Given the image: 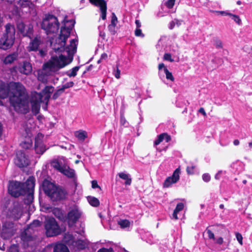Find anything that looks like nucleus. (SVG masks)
I'll use <instances>...</instances> for the list:
<instances>
[{"label": "nucleus", "instance_id": "1", "mask_svg": "<svg viewBox=\"0 0 252 252\" xmlns=\"http://www.w3.org/2000/svg\"><path fill=\"white\" fill-rule=\"evenodd\" d=\"M73 20L67 21L64 26L61 28L60 36L51 40L50 44L55 53L51 59L43 65V69H49L52 71H56L68 64L70 61L68 58L63 55L62 53L66 51L68 57L72 56L75 53L78 41L76 39L70 40V44L66 48L64 47L66 40L69 37L71 31L74 26Z\"/></svg>", "mask_w": 252, "mask_h": 252}, {"label": "nucleus", "instance_id": "2", "mask_svg": "<svg viewBox=\"0 0 252 252\" xmlns=\"http://www.w3.org/2000/svg\"><path fill=\"white\" fill-rule=\"evenodd\" d=\"M9 96L11 105L15 111L26 113L28 111V100L24 86L19 82H10L5 85L0 81V97Z\"/></svg>", "mask_w": 252, "mask_h": 252}, {"label": "nucleus", "instance_id": "3", "mask_svg": "<svg viewBox=\"0 0 252 252\" xmlns=\"http://www.w3.org/2000/svg\"><path fill=\"white\" fill-rule=\"evenodd\" d=\"M53 91L54 88L52 86H46L41 93H34L32 94L31 104L33 112L35 114L38 113L40 103H45L47 105Z\"/></svg>", "mask_w": 252, "mask_h": 252}, {"label": "nucleus", "instance_id": "4", "mask_svg": "<svg viewBox=\"0 0 252 252\" xmlns=\"http://www.w3.org/2000/svg\"><path fill=\"white\" fill-rule=\"evenodd\" d=\"M5 30L0 38V49L7 50L14 45L15 40V28L14 25L7 24L4 26Z\"/></svg>", "mask_w": 252, "mask_h": 252}, {"label": "nucleus", "instance_id": "5", "mask_svg": "<svg viewBox=\"0 0 252 252\" xmlns=\"http://www.w3.org/2000/svg\"><path fill=\"white\" fill-rule=\"evenodd\" d=\"M51 165L68 178H72L75 176L74 170L69 167L67 159L63 157L53 160L51 162Z\"/></svg>", "mask_w": 252, "mask_h": 252}, {"label": "nucleus", "instance_id": "6", "mask_svg": "<svg viewBox=\"0 0 252 252\" xmlns=\"http://www.w3.org/2000/svg\"><path fill=\"white\" fill-rule=\"evenodd\" d=\"M41 27L46 31L47 34H49L57 32L59 30V24L56 17L49 15L43 19Z\"/></svg>", "mask_w": 252, "mask_h": 252}, {"label": "nucleus", "instance_id": "7", "mask_svg": "<svg viewBox=\"0 0 252 252\" xmlns=\"http://www.w3.org/2000/svg\"><path fill=\"white\" fill-rule=\"evenodd\" d=\"M46 234L48 237H52L59 235L61 230L56 220L53 218H47L45 221Z\"/></svg>", "mask_w": 252, "mask_h": 252}, {"label": "nucleus", "instance_id": "8", "mask_svg": "<svg viewBox=\"0 0 252 252\" xmlns=\"http://www.w3.org/2000/svg\"><path fill=\"white\" fill-rule=\"evenodd\" d=\"M82 215V212L77 205L69 208L66 220L69 226H72L79 220Z\"/></svg>", "mask_w": 252, "mask_h": 252}, {"label": "nucleus", "instance_id": "9", "mask_svg": "<svg viewBox=\"0 0 252 252\" xmlns=\"http://www.w3.org/2000/svg\"><path fill=\"white\" fill-rule=\"evenodd\" d=\"M45 46L43 39L40 36H37L31 41L27 49L30 52L39 50L41 55L43 56L44 55V52L43 51L42 49H43Z\"/></svg>", "mask_w": 252, "mask_h": 252}, {"label": "nucleus", "instance_id": "10", "mask_svg": "<svg viewBox=\"0 0 252 252\" xmlns=\"http://www.w3.org/2000/svg\"><path fill=\"white\" fill-rule=\"evenodd\" d=\"M23 188V184L17 181H13L9 183L8 191L12 196L16 197L26 192V190H24Z\"/></svg>", "mask_w": 252, "mask_h": 252}, {"label": "nucleus", "instance_id": "11", "mask_svg": "<svg viewBox=\"0 0 252 252\" xmlns=\"http://www.w3.org/2000/svg\"><path fill=\"white\" fill-rule=\"evenodd\" d=\"M64 241L68 245H72L74 248H76L77 250H83L87 246V243L85 241L81 240L74 241L72 236L70 234L65 235Z\"/></svg>", "mask_w": 252, "mask_h": 252}, {"label": "nucleus", "instance_id": "12", "mask_svg": "<svg viewBox=\"0 0 252 252\" xmlns=\"http://www.w3.org/2000/svg\"><path fill=\"white\" fill-rule=\"evenodd\" d=\"M17 5L22 10L26 9V12H29L32 15L36 14L35 6L34 4L28 0H19L17 2Z\"/></svg>", "mask_w": 252, "mask_h": 252}, {"label": "nucleus", "instance_id": "13", "mask_svg": "<svg viewBox=\"0 0 252 252\" xmlns=\"http://www.w3.org/2000/svg\"><path fill=\"white\" fill-rule=\"evenodd\" d=\"M15 163L20 167L28 166L30 163V160L26 157L25 154L21 151H18L15 159Z\"/></svg>", "mask_w": 252, "mask_h": 252}, {"label": "nucleus", "instance_id": "14", "mask_svg": "<svg viewBox=\"0 0 252 252\" xmlns=\"http://www.w3.org/2000/svg\"><path fill=\"white\" fill-rule=\"evenodd\" d=\"M180 169L179 168H178L174 171L172 176L168 177L165 180L163 185V188H169L172 184L177 182L180 179Z\"/></svg>", "mask_w": 252, "mask_h": 252}, {"label": "nucleus", "instance_id": "15", "mask_svg": "<svg viewBox=\"0 0 252 252\" xmlns=\"http://www.w3.org/2000/svg\"><path fill=\"white\" fill-rule=\"evenodd\" d=\"M17 70L21 73L29 75L32 71V66L30 63L27 61H24L20 63L17 67Z\"/></svg>", "mask_w": 252, "mask_h": 252}, {"label": "nucleus", "instance_id": "16", "mask_svg": "<svg viewBox=\"0 0 252 252\" xmlns=\"http://www.w3.org/2000/svg\"><path fill=\"white\" fill-rule=\"evenodd\" d=\"M65 195L66 192L63 189L59 187H57L49 197L53 201H56L63 199L65 198Z\"/></svg>", "mask_w": 252, "mask_h": 252}, {"label": "nucleus", "instance_id": "17", "mask_svg": "<svg viewBox=\"0 0 252 252\" xmlns=\"http://www.w3.org/2000/svg\"><path fill=\"white\" fill-rule=\"evenodd\" d=\"M42 138V135L40 134L37 135L35 139V151L38 154H42L46 150L45 145L41 141Z\"/></svg>", "mask_w": 252, "mask_h": 252}, {"label": "nucleus", "instance_id": "18", "mask_svg": "<svg viewBox=\"0 0 252 252\" xmlns=\"http://www.w3.org/2000/svg\"><path fill=\"white\" fill-rule=\"evenodd\" d=\"M54 184L50 182L47 180H45L42 183V188L45 193L49 196L57 188Z\"/></svg>", "mask_w": 252, "mask_h": 252}, {"label": "nucleus", "instance_id": "19", "mask_svg": "<svg viewBox=\"0 0 252 252\" xmlns=\"http://www.w3.org/2000/svg\"><path fill=\"white\" fill-rule=\"evenodd\" d=\"M95 6L99 7L101 12V18L105 20L106 17V2L104 0H98L92 3Z\"/></svg>", "mask_w": 252, "mask_h": 252}, {"label": "nucleus", "instance_id": "20", "mask_svg": "<svg viewBox=\"0 0 252 252\" xmlns=\"http://www.w3.org/2000/svg\"><path fill=\"white\" fill-rule=\"evenodd\" d=\"M26 187L27 191L29 193L30 196L32 197L31 194L33 191L34 188V180L32 177H30L27 180L25 184H24V188Z\"/></svg>", "mask_w": 252, "mask_h": 252}, {"label": "nucleus", "instance_id": "21", "mask_svg": "<svg viewBox=\"0 0 252 252\" xmlns=\"http://www.w3.org/2000/svg\"><path fill=\"white\" fill-rule=\"evenodd\" d=\"M17 28L24 36L27 35L29 33L31 32L32 30L30 27H28L22 22L18 24Z\"/></svg>", "mask_w": 252, "mask_h": 252}, {"label": "nucleus", "instance_id": "22", "mask_svg": "<svg viewBox=\"0 0 252 252\" xmlns=\"http://www.w3.org/2000/svg\"><path fill=\"white\" fill-rule=\"evenodd\" d=\"M18 54L16 53H13L7 55L3 60V63L5 64H11L18 58Z\"/></svg>", "mask_w": 252, "mask_h": 252}, {"label": "nucleus", "instance_id": "23", "mask_svg": "<svg viewBox=\"0 0 252 252\" xmlns=\"http://www.w3.org/2000/svg\"><path fill=\"white\" fill-rule=\"evenodd\" d=\"M163 140H165L166 142H169L171 140L170 136L167 133H163L158 136V139L155 140L154 143L155 145H158Z\"/></svg>", "mask_w": 252, "mask_h": 252}, {"label": "nucleus", "instance_id": "24", "mask_svg": "<svg viewBox=\"0 0 252 252\" xmlns=\"http://www.w3.org/2000/svg\"><path fill=\"white\" fill-rule=\"evenodd\" d=\"M184 208V204L183 203H179L177 204L172 215V218L177 220L178 219L177 215Z\"/></svg>", "mask_w": 252, "mask_h": 252}, {"label": "nucleus", "instance_id": "25", "mask_svg": "<svg viewBox=\"0 0 252 252\" xmlns=\"http://www.w3.org/2000/svg\"><path fill=\"white\" fill-rule=\"evenodd\" d=\"M75 137L80 141H84L88 136L87 132L84 130L76 131L74 133Z\"/></svg>", "mask_w": 252, "mask_h": 252}, {"label": "nucleus", "instance_id": "26", "mask_svg": "<svg viewBox=\"0 0 252 252\" xmlns=\"http://www.w3.org/2000/svg\"><path fill=\"white\" fill-rule=\"evenodd\" d=\"M54 252H69L67 247L62 244H57L54 249Z\"/></svg>", "mask_w": 252, "mask_h": 252}, {"label": "nucleus", "instance_id": "27", "mask_svg": "<svg viewBox=\"0 0 252 252\" xmlns=\"http://www.w3.org/2000/svg\"><path fill=\"white\" fill-rule=\"evenodd\" d=\"M119 177L126 181L125 184L126 185H130L131 183V179L129 177V175L124 172L119 173L118 174Z\"/></svg>", "mask_w": 252, "mask_h": 252}, {"label": "nucleus", "instance_id": "28", "mask_svg": "<svg viewBox=\"0 0 252 252\" xmlns=\"http://www.w3.org/2000/svg\"><path fill=\"white\" fill-rule=\"evenodd\" d=\"M14 224L12 222H5L2 225V230L3 232H8L12 234L13 232V227Z\"/></svg>", "mask_w": 252, "mask_h": 252}, {"label": "nucleus", "instance_id": "29", "mask_svg": "<svg viewBox=\"0 0 252 252\" xmlns=\"http://www.w3.org/2000/svg\"><path fill=\"white\" fill-rule=\"evenodd\" d=\"M31 134H28V138L25 141L21 143V146L23 148L28 149L32 147V142L31 139Z\"/></svg>", "mask_w": 252, "mask_h": 252}, {"label": "nucleus", "instance_id": "30", "mask_svg": "<svg viewBox=\"0 0 252 252\" xmlns=\"http://www.w3.org/2000/svg\"><path fill=\"white\" fill-rule=\"evenodd\" d=\"M118 223L123 228L128 227L130 225V221L127 220H121Z\"/></svg>", "mask_w": 252, "mask_h": 252}, {"label": "nucleus", "instance_id": "31", "mask_svg": "<svg viewBox=\"0 0 252 252\" xmlns=\"http://www.w3.org/2000/svg\"><path fill=\"white\" fill-rule=\"evenodd\" d=\"M88 200L89 203L92 206L96 207L99 204V200L96 198L94 197H89Z\"/></svg>", "mask_w": 252, "mask_h": 252}, {"label": "nucleus", "instance_id": "32", "mask_svg": "<svg viewBox=\"0 0 252 252\" xmlns=\"http://www.w3.org/2000/svg\"><path fill=\"white\" fill-rule=\"evenodd\" d=\"M79 67L75 66L66 72V74L69 77H74L77 74V72L79 70Z\"/></svg>", "mask_w": 252, "mask_h": 252}, {"label": "nucleus", "instance_id": "33", "mask_svg": "<svg viewBox=\"0 0 252 252\" xmlns=\"http://www.w3.org/2000/svg\"><path fill=\"white\" fill-rule=\"evenodd\" d=\"M182 22V21L174 19L169 23V28L172 30L175 27V26L179 27L181 25Z\"/></svg>", "mask_w": 252, "mask_h": 252}, {"label": "nucleus", "instance_id": "34", "mask_svg": "<svg viewBox=\"0 0 252 252\" xmlns=\"http://www.w3.org/2000/svg\"><path fill=\"white\" fill-rule=\"evenodd\" d=\"M164 73L166 75V78L167 80H170L172 82L174 81V78L171 72H169L166 67L164 68Z\"/></svg>", "mask_w": 252, "mask_h": 252}, {"label": "nucleus", "instance_id": "35", "mask_svg": "<svg viewBox=\"0 0 252 252\" xmlns=\"http://www.w3.org/2000/svg\"><path fill=\"white\" fill-rule=\"evenodd\" d=\"M230 16L238 25H240L241 24V20L239 16L231 14Z\"/></svg>", "mask_w": 252, "mask_h": 252}, {"label": "nucleus", "instance_id": "36", "mask_svg": "<svg viewBox=\"0 0 252 252\" xmlns=\"http://www.w3.org/2000/svg\"><path fill=\"white\" fill-rule=\"evenodd\" d=\"M195 168V165L188 166L187 167V172L188 174H193L194 173V169Z\"/></svg>", "mask_w": 252, "mask_h": 252}, {"label": "nucleus", "instance_id": "37", "mask_svg": "<svg viewBox=\"0 0 252 252\" xmlns=\"http://www.w3.org/2000/svg\"><path fill=\"white\" fill-rule=\"evenodd\" d=\"M134 34L136 36L141 37H143L144 36V34L142 33V30L140 28L136 29L134 31Z\"/></svg>", "mask_w": 252, "mask_h": 252}, {"label": "nucleus", "instance_id": "38", "mask_svg": "<svg viewBox=\"0 0 252 252\" xmlns=\"http://www.w3.org/2000/svg\"><path fill=\"white\" fill-rule=\"evenodd\" d=\"M205 232L207 234L208 238L210 239H213V240H215L214 234L210 229L208 228L206 229Z\"/></svg>", "mask_w": 252, "mask_h": 252}, {"label": "nucleus", "instance_id": "39", "mask_svg": "<svg viewBox=\"0 0 252 252\" xmlns=\"http://www.w3.org/2000/svg\"><path fill=\"white\" fill-rule=\"evenodd\" d=\"M236 238L238 241L239 243L241 245H243V237L242 235L239 232L235 233Z\"/></svg>", "mask_w": 252, "mask_h": 252}, {"label": "nucleus", "instance_id": "40", "mask_svg": "<svg viewBox=\"0 0 252 252\" xmlns=\"http://www.w3.org/2000/svg\"><path fill=\"white\" fill-rule=\"evenodd\" d=\"M163 59L170 62H174V60L172 58L171 55L169 53H165L163 56Z\"/></svg>", "mask_w": 252, "mask_h": 252}, {"label": "nucleus", "instance_id": "41", "mask_svg": "<svg viewBox=\"0 0 252 252\" xmlns=\"http://www.w3.org/2000/svg\"><path fill=\"white\" fill-rule=\"evenodd\" d=\"M63 92V89H60L58 90L57 92H56L53 95V98L54 99H56L58 98V97L61 95V94Z\"/></svg>", "mask_w": 252, "mask_h": 252}, {"label": "nucleus", "instance_id": "42", "mask_svg": "<svg viewBox=\"0 0 252 252\" xmlns=\"http://www.w3.org/2000/svg\"><path fill=\"white\" fill-rule=\"evenodd\" d=\"M7 252H19L18 247L16 245H12L9 247Z\"/></svg>", "mask_w": 252, "mask_h": 252}, {"label": "nucleus", "instance_id": "43", "mask_svg": "<svg viewBox=\"0 0 252 252\" xmlns=\"http://www.w3.org/2000/svg\"><path fill=\"white\" fill-rule=\"evenodd\" d=\"M175 0H168L166 2V5L169 8H171L173 7L175 4Z\"/></svg>", "mask_w": 252, "mask_h": 252}, {"label": "nucleus", "instance_id": "44", "mask_svg": "<svg viewBox=\"0 0 252 252\" xmlns=\"http://www.w3.org/2000/svg\"><path fill=\"white\" fill-rule=\"evenodd\" d=\"M73 85H74V83L73 82H71V81L69 82L65 83L64 85H63V87L62 89H63V91H64V89L72 87H73Z\"/></svg>", "mask_w": 252, "mask_h": 252}, {"label": "nucleus", "instance_id": "45", "mask_svg": "<svg viewBox=\"0 0 252 252\" xmlns=\"http://www.w3.org/2000/svg\"><path fill=\"white\" fill-rule=\"evenodd\" d=\"M117 22H118V20H117V18L116 16L115 15L114 13H113L111 22V24L116 26L117 23Z\"/></svg>", "mask_w": 252, "mask_h": 252}, {"label": "nucleus", "instance_id": "46", "mask_svg": "<svg viewBox=\"0 0 252 252\" xmlns=\"http://www.w3.org/2000/svg\"><path fill=\"white\" fill-rule=\"evenodd\" d=\"M211 176L208 173L204 174L202 175V179L204 181L206 182H208L210 180Z\"/></svg>", "mask_w": 252, "mask_h": 252}, {"label": "nucleus", "instance_id": "47", "mask_svg": "<svg viewBox=\"0 0 252 252\" xmlns=\"http://www.w3.org/2000/svg\"><path fill=\"white\" fill-rule=\"evenodd\" d=\"M115 27L116 26L111 24L108 26L109 31L112 34H115L116 32L115 30Z\"/></svg>", "mask_w": 252, "mask_h": 252}, {"label": "nucleus", "instance_id": "48", "mask_svg": "<svg viewBox=\"0 0 252 252\" xmlns=\"http://www.w3.org/2000/svg\"><path fill=\"white\" fill-rule=\"evenodd\" d=\"M97 252H113V250L112 248H109L108 249L102 248L99 250Z\"/></svg>", "mask_w": 252, "mask_h": 252}, {"label": "nucleus", "instance_id": "49", "mask_svg": "<svg viewBox=\"0 0 252 252\" xmlns=\"http://www.w3.org/2000/svg\"><path fill=\"white\" fill-rule=\"evenodd\" d=\"M40 222L38 220H35L33 221L32 223L30 225V227L33 228L34 227L39 226Z\"/></svg>", "mask_w": 252, "mask_h": 252}, {"label": "nucleus", "instance_id": "50", "mask_svg": "<svg viewBox=\"0 0 252 252\" xmlns=\"http://www.w3.org/2000/svg\"><path fill=\"white\" fill-rule=\"evenodd\" d=\"M120 70L119 69L118 67L117 66V69L116 71L114 72V74L115 77L117 79H119L120 77Z\"/></svg>", "mask_w": 252, "mask_h": 252}, {"label": "nucleus", "instance_id": "51", "mask_svg": "<svg viewBox=\"0 0 252 252\" xmlns=\"http://www.w3.org/2000/svg\"><path fill=\"white\" fill-rule=\"evenodd\" d=\"M217 13H218L222 15H228L230 16L231 14L230 13L227 12V11H216Z\"/></svg>", "mask_w": 252, "mask_h": 252}, {"label": "nucleus", "instance_id": "52", "mask_svg": "<svg viewBox=\"0 0 252 252\" xmlns=\"http://www.w3.org/2000/svg\"><path fill=\"white\" fill-rule=\"evenodd\" d=\"M107 58V55L106 53H103L101 55L100 59L98 61L99 63L101 61L105 60Z\"/></svg>", "mask_w": 252, "mask_h": 252}, {"label": "nucleus", "instance_id": "53", "mask_svg": "<svg viewBox=\"0 0 252 252\" xmlns=\"http://www.w3.org/2000/svg\"><path fill=\"white\" fill-rule=\"evenodd\" d=\"M17 212V215H15L13 218L14 219H18L19 217V216L21 215V212L20 211H18L17 209H14L13 210V212Z\"/></svg>", "mask_w": 252, "mask_h": 252}, {"label": "nucleus", "instance_id": "54", "mask_svg": "<svg viewBox=\"0 0 252 252\" xmlns=\"http://www.w3.org/2000/svg\"><path fill=\"white\" fill-rule=\"evenodd\" d=\"M92 187L93 188L95 189L96 188H99L96 181L94 180L92 182Z\"/></svg>", "mask_w": 252, "mask_h": 252}, {"label": "nucleus", "instance_id": "55", "mask_svg": "<svg viewBox=\"0 0 252 252\" xmlns=\"http://www.w3.org/2000/svg\"><path fill=\"white\" fill-rule=\"evenodd\" d=\"M216 243L218 244H222L223 242V238L222 237H219L218 239H216Z\"/></svg>", "mask_w": 252, "mask_h": 252}, {"label": "nucleus", "instance_id": "56", "mask_svg": "<svg viewBox=\"0 0 252 252\" xmlns=\"http://www.w3.org/2000/svg\"><path fill=\"white\" fill-rule=\"evenodd\" d=\"M135 23V24H136V29H138V28H141V23L140 21L139 20H136Z\"/></svg>", "mask_w": 252, "mask_h": 252}, {"label": "nucleus", "instance_id": "57", "mask_svg": "<svg viewBox=\"0 0 252 252\" xmlns=\"http://www.w3.org/2000/svg\"><path fill=\"white\" fill-rule=\"evenodd\" d=\"M198 112L200 113H201L204 116H206V113L205 111V110L203 108H200L199 110H198Z\"/></svg>", "mask_w": 252, "mask_h": 252}, {"label": "nucleus", "instance_id": "58", "mask_svg": "<svg viewBox=\"0 0 252 252\" xmlns=\"http://www.w3.org/2000/svg\"><path fill=\"white\" fill-rule=\"evenodd\" d=\"M222 173V171H219L216 174L215 178L217 180L220 179V176Z\"/></svg>", "mask_w": 252, "mask_h": 252}, {"label": "nucleus", "instance_id": "59", "mask_svg": "<svg viewBox=\"0 0 252 252\" xmlns=\"http://www.w3.org/2000/svg\"><path fill=\"white\" fill-rule=\"evenodd\" d=\"M13 14L17 15L19 13V8L17 6H15L14 8V10L13 12Z\"/></svg>", "mask_w": 252, "mask_h": 252}, {"label": "nucleus", "instance_id": "60", "mask_svg": "<svg viewBox=\"0 0 252 252\" xmlns=\"http://www.w3.org/2000/svg\"><path fill=\"white\" fill-rule=\"evenodd\" d=\"M164 67H165L164 66V64L162 63H160L159 65H158V69L159 70H161L162 68H164Z\"/></svg>", "mask_w": 252, "mask_h": 252}, {"label": "nucleus", "instance_id": "61", "mask_svg": "<svg viewBox=\"0 0 252 252\" xmlns=\"http://www.w3.org/2000/svg\"><path fill=\"white\" fill-rule=\"evenodd\" d=\"M240 142L237 139H235L233 141V144L235 146H238Z\"/></svg>", "mask_w": 252, "mask_h": 252}, {"label": "nucleus", "instance_id": "62", "mask_svg": "<svg viewBox=\"0 0 252 252\" xmlns=\"http://www.w3.org/2000/svg\"><path fill=\"white\" fill-rule=\"evenodd\" d=\"M221 42L220 41H218L217 43L216 44V47L218 48L221 47Z\"/></svg>", "mask_w": 252, "mask_h": 252}, {"label": "nucleus", "instance_id": "63", "mask_svg": "<svg viewBox=\"0 0 252 252\" xmlns=\"http://www.w3.org/2000/svg\"><path fill=\"white\" fill-rule=\"evenodd\" d=\"M2 130V126L1 124L0 123V136L1 135Z\"/></svg>", "mask_w": 252, "mask_h": 252}, {"label": "nucleus", "instance_id": "64", "mask_svg": "<svg viewBox=\"0 0 252 252\" xmlns=\"http://www.w3.org/2000/svg\"><path fill=\"white\" fill-rule=\"evenodd\" d=\"M249 145L250 147L252 148V142H250L249 143Z\"/></svg>", "mask_w": 252, "mask_h": 252}]
</instances>
